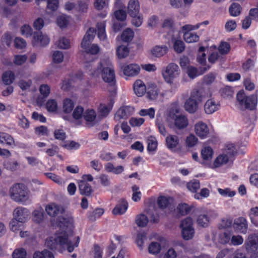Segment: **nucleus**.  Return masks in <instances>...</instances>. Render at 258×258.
Returning <instances> with one entry per match:
<instances>
[{
    "mask_svg": "<svg viewBox=\"0 0 258 258\" xmlns=\"http://www.w3.org/2000/svg\"><path fill=\"white\" fill-rule=\"evenodd\" d=\"M79 241V237H74L73 232L64 231L47 239L45 245L52 250L62 252L67 249L68 252H71L78 246Z\"/></svg>",
    "mask_w": 258,
    "mask_h": 258,
    "instance_id": "nucleus-1",
    "label": "nucleus"
},
{
    "mask_svg": "<svg viewBox=\"0 0 258 258\" xmlns=\"http://www.w3.org/2000/svg\"><path fill=\"white\" fill-rule=\"evenodd\" d=\"M98 73L101 74V78L105 82L108 83L110 86L114 85L115 82L114 71L109 61L106 59L101 60L97 70L94 72V75H97Z\"/></svg>",
    "mask_w": 258,
    "mask_h": 258,
    "instance_id": "nucleus-2",
    "label": "nucleus"
},
{
    "mask_svg": "<svg viewBox=\"0 0 258 258\" xmlns=\"http://www.w3.org/2000/svg\"><path fill=\"white\" fill-rule=\"evenodd\" d=\"M237 100L242 109L254 110L257 103V96L256 94L247 96L243 90L239 91L237 94Z\"/></svg>",
    "mask_w": 258,
    "mask_h": 258,
    "instance_id": "nucleus-3",
    "label": "nucleus"
},
{
    "mask_svg": "<svg viewBox=\"0 0 258 258\" xmlns=\"http://www.w3.org/2000/svg\"><path fill=\"white\" fill-rule=\"evenodd\" d=\"M10 196L16 202H24L29 198V191L24 184L17 183L11 187Z\"/></svg>",
    "mask_w": 258,
    "mask_h": 258,
    "instance_id": "nucleus-4",
    "label": "nucleus"
},
{
    "mask_svg": "<svg viewBox=\"0 0 258 258\" xmlns=\"http://www.w3.org/2000/svg\"><path fill=\"white\" fill-rule=\"evenodd\" d=\"M180 73V70L177 64L170 63L163 69L162 74L165 80L168 83H173L174 79L177 77Z\"/></svg>",
    "mask_w": 258,
    "mask_h": 258,
    "instance_id": "nucleus-5",
    "label": "nucleus"
},
{
    "mask_svg": "<svg viewBox=\"0 0 258 258\" xmlns=\"http://www.w3.org/2000/svg\"><path fill=\"white\" fill-rule=\"evenodd\" d=\"M171 118L174 119L175 127L178 130L185 128L188 125V120L187 117L183 114H173Z\"/></svg>",
    "mask_w": 258,
    "mask_h": 258,
    "instance_id": "nucleus-6",
    "label": "nucleus"
},
{
    "mask_svg": "<svg viewBox=\"0 0 258 258\" xmlns=\"http://www.w3.org/2000/svg\"><path fill=\"white\" fill-rule=\"evenodd\" d=\"M233 227L237 232L245 234L248 228L247 221L243 217L237 218L234 221Z\"/></svg>",
    "mask_w": 258,
    "mask_h": 258,
    "instance_id": "nucleus-7",
    "label": "nucleus"
},
{
    "mask_svg": "<svg viewBox=\"0 0 258 258\" xmlns=\"http://www.w3.org/2000/svg\"><path fill=\"white\" fill-rule=\"evenodd\" d=\"M13 219L19 221L21 223L25 222L28 216V210L23 207H18L13 212Z\"/></svg>",
    "mask_w": 258,
    "mask_h": 258,
    "instance_id": "nucleus-8",
    "label": "nucleus"
},
{
    "mask_svg": "<svg viewBox=\"0 0 258 258\" xmlns=\"http://www.w3.org/2000/svg\"><path fill=\"white\" fill-rule=\"evenodd\" d=\"M195 131L197 135L200 138H206L209 133L207 125L202 121H199L195 124Z\"/></svg>",
    "mask_w": 258,
    "mask_h": 258,
    "instance_id": "nucleus-9",
    "label": "nucleus"
},
{
    "mask_svg": "<svg viewBox=\"0 0 258 258\" xmlns=\"http://www.w3.org/2000/svg\"><path fill=\"white\" fill-rule=\"evenodd\" d=\"M128 208V203L124 199L118 200L116 205L112 210V213L114 215H120L124 213Z\"/></svg>",
    "mask_w": 258,
    "mask_h": 258,
    "instance_id": "nucleus-10",
    "label": "nucleus"
},
{
    "mask_svg": "<svg viewBox=\"0 0 258 258\" xmlns=\"http://www.w3.org/2000/svg\"><path fill=\"white\" fill-rule=\"evenodd\" d=\"M96 32V30L93 28H90L88 30L81 43L82 48H87L88 46L90 45L91 41H92L95 37Z\"/></svg>",
    "mask_w": 258,
    "mask_h": 258,
    "instance_id": "nucleus-11",
    "label": "nucleus"
},
{
    "mask_svg": "<svg viewBox=\"0 0 258 258\" xmlns=\"http://www.w3.org/2000/svg\"><path fill=\"white\" fill-rule=\"evenodd\" d=\"M45 210L48 215L51 217H55L59 214H63L64 212V209L63 207L54 204L47 206L45 208Z\"/></svg>",
    "mask_w": 258,
    "mask_h": 258,
    "instance_id": "nucleus-12",
    "label": "nucleus"
},
{
    "mask_svg": "<svg viewBox=\"0 0 258 258\" xmlns=\"http://www.w3.org/2000/svg\"><path fill=\"white\" fill-rule=\"evenodd\" d=\"M140 11V5L138 0H130L128 3L127 12L131 17L137 16Z\"/></svg>",
    "mask_w": 258,
    "mask_h": 258,
    "instance_id": "nucleus-13",
    "label": "nucleus"
},
{
    "mask_svg": "<svg viewBox=\"0 0 258 258\" xmlns=\"http://www.w3.org/2000/svg\"><path fill=\"white\" fill-rule=\"evenodd\" d=\"M73 222V218L67 215L58 216L56 219L58 226L62 228L72 227Z\"/></svg>",
    "mask_w": 258,
    "mask_h": 258,
    "instance_id": "nucleus-14",
    "label": "nucleus"
},
{
    "mask_svg": "<svg viewBox=\"0 0 258 258\" xmlns=\"http://www.w3.org/2000/svg\"><path fill=\"white\" fill-rule=\"evenodd\" d=\"M140 71V67L136 64H130L123 68L124 75L128 77L136 76L139 74Z\"/></svg>",
    "mask_w": 258,
    "mask_h": 258,
    "instance_id": "nucleus-15",
    "label": "nucleus"
},
{
    "mask_svg": "<svg viewBox=\"0 0 258 258\" xmlns=\"http://www.w3.org/2000/svg\"><path fill=\"white\" fill-rule=\"evenodd\" d=\"M96 113L93 109H87L83 114V117L86 121V124L88 127L93 126L95 124L94 120Z\"/></svg>",
    "mask_w": 258,
    "mask_h": 258,
    "instance_id": "nucleus-16",
    "label": "nucleus"
},
{
    "mask_svg": "<svg viewBox=\"0 0 258 258\" xmlns=\"http://www.w3.org/2000/svg\"><path fill=\"white\" fill-rule=\"evenodd\" d=\"M220 104L219 102H215L213 99H210L206 101L204 105L205 111L207 114H212L219 109Z\"/></svg>",
    "mask_w": 258,
    "mask_h": 258,
    "instance_id": "nucleus-17",
    "label": "nucleus"
},
{
    "mask_svg": "<svg viewBox=\"0 0 258 258\" xmlns=\"http://www.w3.org/2000/svg\"><path fill=\"white\" fill-rule=\"evenodd\" d=\"M209 66H208L207 67H205L204 68H200V71H199L195 67L189 66L186 69V73L187 74L189 78L194 79L197 76L204 74L208 69H209Z\"/></svg>",
    "mask_w": 258,
    "mask_h": 258,
    "instance_id": "nucleus-18",
    "label": "nucleus"
},
{
    "mask_svg": "<svg viewBox=\"0 0 258 258\" xmlns=\"http://www.w3.org/2000/svg\"><path fill=\"white\" fill-rule=\"evenodd\" d=\"M79 190L82 195L90 196L93 192L92 186L85 180L79 182Z\"/></svg>",
    "mask_w": 258,
    "mask_h": 258,
    "instance_id": "nucleus-19",
    "label": "nucleus"
},
{
    "mask_svg": "<svg viewBox=\"0 0 258 258\" xmlns=\"http://www.w3.org/2000/svg\"><path fill=\"white\" fill-rule=\"evenodd\" d=\"M170 201L171 199L168 198L164 196L159 197L157 200L158 207L162 210L174 209V207L171 204Z\"/></svg>",
    "mask_w": 258,
    "mask_h": 258,
    "instance_id": "nucleus-20",
    "label": "nucleus"
},
{
    "mask_svg": "<svg viewBox=\"0 0 258 258\" xmlns=\"http://www.w3.org/2000/svg\"><path fill=\"white\" fill-rule=\"evenodd\" d=\"M193 100H196L199 104L206 97V94L203 89H194L190 93L189 97Z\"/></svg>",
    "mask_w": 258,
    "mask_h": 258,
    "instance_id": "nucleus-21",
    "label": "nucleus"
},
{
    "mask_svg": "<svg viewBox=\"0 0 258 258\" xmlns=\"http://www.w3.org/2000/svg\"><path fill=\"white\" fill-rule=\"evenodd\" d=\"M198 104L196 100L189 97L185 102L184 106L186 111L190 113H193L198 109Z\"/></svg>",
    "mask_w": 258,
    "mask_h": 258,
    "instance_id": "nucleus-22",
    "label": "nucleus"
},
{
    "mask_svg": "<svg viewBox=\"0 0 258 258\" xmlns=\"http://www.w3.org/2000/svg\"><path fill=\"white\" fill-rule=\"evenodd\" d=\"M132 108L129 106H124L120 107L116 112L115 115V118L116 119L126 118L131 114Z\"/></svg>",
    "mask_w": 258,
    "mask_h": 258,
    "instance_id": "nucleus-23",
    "label": "nucleus"
},
{
    "mask_svg": "<svg viewBox=\"0 0 258 258\" xmlns=\"http://www.w3.org/2000/svg\"><path fill=\"white\" fill-rule=\"evenodd\" d=\"M134 90L138 96H142L146 92V86L142 81L137 80L134 83Z\"/></svg>",
    "mask_w": 258,
    "mask_h": 258,
    "instance_id": "nucleus-24",
    "label": "nucleus"
},
{
    "mask_svg": "<svg viewBox=\"0 0 258 258\" xmlns=\"http://www.w3.org/2000/svg\"><path fill=\"white\" fill-rule=\"evenodd\" d=\"M167 50L168 48L165 45H163L162 46H156L151 49V52L153 56L157 57H160L165 54L167 53Z\"/></svg>",
    "mask_w": 258,
    "mask_h": 258,
    "instance_id": "nucleus-25",
    "label": "nucleus"
},
{
    "mask_svg": "<svg viewBox=\"0 0 258 258\" xmlns=\"http://www.w3.org/2000/svg\"><path fill=\"white\" fill-rule=\"evenodd\" d=\"M104 168L107 172H112L115 174H120L124 170V168L122 166L119 165L116 167H114L110 162L106 163L104 165Z\"/></svg>",
    "mask_w": 258,
    "mask_h": 258,
    "instance_id": "nucleus-26",
    "label": "nucleus"
},
{
    "mask_svg": "<svg viewBox=\"0 0 258 258\" xmlns=\"http://www.w3.org/2000/svg\"><path fill=\"white\" fill-rule=\"evenodd\" d=\"M34 39L43 46L47 45L49 42L48 37L46 35H43L41 32L34 33Z\"/></svg>",
    "mask_w": 258,
    "mask_h": 258,
    "instance_id": "nucleus-27",
    "label": "nucleus"
},
{
    "mask_svg": "<svg viewBox=\"0 0 258 258\" xmlns=\"http://www.w3.org/2000/svg\"><path fill=\"white\" fill-rule=\"evenodd\" d=\"M166 145L168 148L172 149L177 146L179 144V138L174 135H169L166 138Z\"/></svg>",
    "mask_w": 258,
    "mask_h": 258,
    "instance_id": "nucleus-28",
    "label": "nucleus"
},
{
    "mask_svg": "<svg viewBox=\"0 0 258 258\" xmlns=\"http://www.w3.org/2000/svg\"><path fill=\"white\" fill-rule=\"evenodd\" d=\"M105 25L104 22L97 23L96 25L97 36L100 40L104 41L107 39L105 31Z\"/></svg>",
    "mask_w": 258,
    "mask_h": 258,
    "instance_id": "nucleus-29",
    "label": "nucleus"
},
{
    "mask_svg": "<svg viewBox=\"0 0 258 258\" xmlns=\"http://www.w3.org/2000/svg\"><path fill=\"white\" fill-rule=\"evenodd\" d=\"M134 36V32L129 28L124 30L121 34V40L124 42L128 43L131 42Z\"/></svg>",
    "mask_w": 258,
    "mask_h": 258,
    "instance_id": "nucleus-30",
    "label": "nucleus"
},
{
    "mask_svg": "<svg viewBox=\"0 0 258 258\" xmlns=\"http://www.w3.org/2000/svg\"><path fill=\"white\" fill-rule=\"evenodd\" d=\"M258 245V236L256 234L249 235L246 241V246L252 249H256Z\"/></svg>",
    "mask_w": 258,
    "mask_h": 258,
    "instance_id": "nucleus-31",
    "label": "nucleus"
},
{
    "mask_svg": "<svg viewBox=\"0 0 258 258\" xmlns=\"http://www.w3.org/2000/svg\"><path fill=\"white\" fill-rule=\"evenodd\" d=\"M2 80L5 84L10 85L15 80V74L11 71H7L3 74Z\"/></svg>",
    "mask_w": 258,
    "mask_h": 258,
    "instance_id": "nucleus-32",
    "label": "nucleus"
},
{
    "mask_svg": "<svg viewBox=\"0 0 258 258\" xmlns=\"http://www.w3.org/2000/svg\"><path fill=\"white\" fill-rule=\"evenodd\" d=\"M184 40L187 43L196 42L199 41V36L195 33L190 32H186L183 35Z\"/></svg>",
    "mask_w": 258,
    "mask_h": 258,
    "instance_id": "nucleus-33",
    "label": "nucleus"
},
{
    "mask_svg": "<svg viewBox=\"0 0 258 258\" xmlns=\"http://www.w3.org/2000/svg\"><path fill=\"white\" fill-rule=\"evenodd\" d=\"M0 142L12 145L14 143V140L10 135L5 133H0Z\"/></svg>",
    "mask_w": 258,
    "mask_h": 258,
    "instance_id": "nucleus-34",
    "label": "nucleus"
},
{
    "mask_svg": "<svg viewBox=\"0 0 258 258\" xmlns=\"http://www.w3.org/2000/svg\"><path fill=\"white\" fill-rule=\"evenodd\" d=\"M44 218V211L42 209L35 210L33 213V220L37 223H40Z\"/></svg>",
    "mask_w": 258,
    "mask_h": 258,
    "instance_id": "nucleus-35",
    "label": "nucleus"
},
{
    "mask_svg": "<svg viewBox=\"0 0 258 258\" xmlns=\"http://www.w3.org/2000/svg\"><path fill=\"white\" fill-rule=\"evenodd\" d=\"M224 154H227L229 158L235 156L237 154V150L233 144H227L225 145Z\"/></svg>",
    "mask_w": 258,
    "mask_h": 258,
    "instance_id": "nucleus-36",
    "label": "nucleus"
},
{
    "mask_svg": "<svg viewBox=\"0 0 258 258\" xmlns=\"http://www.w3.org/2000/svg\"><path fill=\"white\" fill-rule=\"evenodd\" d=\"M229 157L227 156V154L223 153L219 155L215 160L214 165L215 167H218L220 165L226 164L229 160Z\"/></svg>",
    "mask_w": 258,
    "mask_h": 258,
    "instance_id": "nucleus-37",
    "label": "nucleus"
},
{
    "mask_svg": "<svg viewBox=\"0 0 258 258\" xmlns=\"http://www.w3.org/2000/svg\"><path fill=\"white\" fill-rule=\"evenodd\" d=\"M201 155L204 160L209 161L212 158L213 150L210 147H205L202 150Z\"/></svg>",
    "mask_w": 258,
    "mask_h": 258,
    "instance_id": "nucleus-38",
    "label": "nucleus"
},
{
    "mask_svg": "<svg viewBox=\"0 0 258 258\" xmlns=\"http://www.w3.org/2000/svg\"><path fill=\"white\" fill-rule=\"evenodd\" d=\"M136 223L139 227H144L148 224V218L143 214H140L136 217Z\"/></svg>",
    "mask_w": 258,
    "mask_h": 258,
    "instance_id": "nucleus-39",
    "label": "nucleus"
},
{
    "mask_svg": "<svg viewBox=\"0 0 258 258\" xmlns=\"http://www.w3.org/2000/svg\"><path fill=\"white\" fill-rule=\"evenodd\" d=\"M129 53L128 48L123 45L119 46L116 49V54L119 58H123L127 56Z\"/></svg>",
    "mask_w": 258,
    "mask_h": 258,
    "instance_id": "nucleus-40",
    "label": "nucleus"
},
{
    "mask_svg": "<svg viewBox=\"0 0 258 258\" xmlns=\"http://www.w3.org/2000/svg\"><path fill=\"white\" fill-rule=\"evenodd\" d=\"M113 104V100L112 99H110L107 105H101L100 107V111L102 115L103 116H106L108 114L109 112L111 110Z\"/></svg>",
    "mask_w": 258,
    "mask_h": 258,
    "instance_id": "nucleus-41",
    "label": "nucleus"
},
{
    "mask_svg": "<svg viewBox=\"0 0 258 258\" xmlns=\"http://www.w3.org/2000/svg\"><path fill=\"white\" fill-rule=\"evenodd\" d=\"M147 213L151 222L157 223L158 221V214L154 207H150L147 210Z\"/></svg>",
    "mask_w": 258,
    "mask_h": 258,
    "instance_id": "nucleus-42",
    "label": "nucleus"
},
{
    "mask_svg": "<svg viewBox=\"0 0 258 258\" xmlns=\"http://www.w3.org/2000/svg\"><path fill=\"white\" fill-rule=\"evenodd\" d=\"M186 186L190 191L196 192L200 187V182L198 180L193 179L186 184Z\"/></svg>",
    "mask_w": 258,
    "mask_h": 258,
    "instance_id": "nucleus-43",
    "label": "nucleus"
},
{
    "mask_svg": "<svg viewBox=\"0 0 258 258\" xmlns=\"http://www.w3.org/2000/svg\"><path fill=\"white\" fill-rule=\"evenodd\" d=\"M19 163L15 161H6L4 162V166L6 169L12 171L17 170Z\"/></svg>",
    "mask_w": 258,
    "mask_h": 258,
    "instance_id": "nucleus-44",
    "label": "nucleus"
},
{
    "mask_svg": "<svg viewBox=\"0 0 258 258\" xmlns=\"http://www.w3.org/2000/svg\"><path fill=\"white\" fill-rule=\"evenodd\" d=\"M33 258H54L53 254L47 250H44L42 252H35Z\"/></svg>",
    "mask_w": 258,
    "mask_h": 258,
    "instance_id": "nucleus-45",
    "label": "nucleus"
},
{
    "mask_svg": "<svg viewBox=\"0 0 258 258\" xmlns=\"http://www.w3.org/2000/svg\"><path fill=\"white\" fill-rule=\"evenodd\" d=\"M161 250L160 244L157 242H152L149 245L148 251L149 253L156 254L158 253Z\"/></svg>",
    "mask_w": 258,
    "mask_h": 258,
    "instance_id": "nucleus-46",
    "label": "nucleus"
},
{
    "mask_svg": "<svg viewBox=\"0 0 258 258\" xmlns=\"http://www.w3.org/2000/svg\"><path fill=\"white\" fill-rule=\"evenodd\" d=\"M173 48L174 51L178 53L182 52L185 49L184 42L180 40H175L173 44Z\"/></svg>",
    "mask_w": 258,
    "mask_h": 258,
    "instance_id": "nucleus-47",
    "label": "nucleus"
},
{
    "mask_svg": "<svg viewBox=\"0 0 258 258\" xmlns=\"http://www.w3.org/2000/svg\"><path fill=\"white\" fill-rule=\"evenodd\" d=\"M74 107L73 101L70 99H66L63 101V110L66 113L71 112Z\"/></svg>",
    "mask_w": 258,
    "mask_h": 258,
    "instance_id": "nucleus-48",
    "label": "nucleus"
},
{
    "mask_svg": "<svg viewBox=\"0 0 258 258\" xmlns=\"http://www.w3.org/2000/svg\"><path fill=\"white\" fill-rule=\"evenodd\" d=\"M209 222V217L206 214H201L198 217L197 223L202 227H205L208 226Z\"/></svg>",
    "mask_w": 258,
    "mask_h": 258,
    "instance_id": "nucleus-49",
    "label": "nucleus"
},
{
    "mask_svg": "<svg viewBox=\"0 0 258 258\" xmlns=\"http://www.w3.org/2000/svg\"><path fill=\"white\" fill-rule=\"evenodd\" d=\"M46 108L49 112H55L57 109V104L55 99H49L46 103Z\"/></svg>",
    "mask_w": 258,
    "mask_h": 258,
    "instance_id": "nucleus-50",
    "label": "nucleus"
},
{
    "mask_svg": "<svg viewBox=\"0 0 258 258\" xmlns=\"http://www.w3.org/2000/svg\"><path fill=\"white\" fill-rule=\"evenodd\" d=\"M230 14L232 16H237L240 13V6L238 4L233 3L229 9Z\"/></svg>",
    "mask_w": 258,
    "mask_h": 258,
    "instance_id": "nucleus-51",
    "label": "nucleus"
},
{
    "mask_svg": "<svg viewBox=\"0 0 258 258\" xmlns=\"http://www.w3.org/2000/svg\"><path fill=\"white\" fill-rule=\"evenodd\" d=\"M221 96L225 98H230L233 94L232 88L229 86H226L220 90Z\"/></svg>",
    "mask_w": 258,
    "mask_h": 258,
    "instance_id": "nucleus-52",
    "label": "nucleus"
},
{
    "mask_svg": "<svg viewBox=\"0 0 258 258\" xmlns=\"http://www.w3.org/2000/svg\"><path fill=\"white\" fill-rule=\"evenodd\" d=\"M231 233L229 232H224L220 235L219 241L222 244L230 243Z\"/></svg>",
    "mask_w": 258,
    "mask_h": 258,
    "instance_id": "nucleus-53",
    "label": "nucleus"
},
{
    "mask_svg": "<svg viewBox=\"0 0 258 258\" xmlns=\"http://www.w3.org/2000/svg\"><path fill=\"white\" fill-rule=\"evenodd\" d=\"M27 252L23 248H19L16 249L13 254V258H26Z\"/></svg>",
    "mask_w": 258,
    "mask_h": 258,
    "instance_id": "nucleus-54",
    "label": "nucleus"
},
{
    "mask_svg": "<svg viewBox=\"0 0 258 258\" xmlns=\"http://www.w3.org/2000/svg\"><path fill=\"white\" fill-rule=\"evenodd\" d=\"M243 242V239L241 236L234 235L231 233L230 244L236 246L241 245Z\"/></svg>",
    "mask_w": 258,
    "mask_h": 258,
    "instance_id": "nucleus-55",
    "label": "nucleus"
},
{
    "mask_svg": "<svg viewBox=\"0 0 258 258\" xmlns=\"http://www.w3.org/2000/svg\"><path fill=\"white\" fill-rule=\"evenodd\" d=\"M230 49V46L229 44L226 42H222L218 47V51L222 55L228 53Z\"/></svg>",
    "mask_w": 258,
    "mask_h": 258,
    "instance_id": "nucleus-56",
    "label": "nucleus"
},
{
    "mask_svg": "<svg viewBox=\"0 0 258 258\" xmlns=\"http://www.w3.org/2000/svg\"><path fill=\"white\" fill-rule=\"evenodd\" d=\"M27 59V56L26 55H15L13 62L15 65L21 66L25 63Z\"/></svg>",
    "mask_w": 258,
    "mask_h": 258,
    "instance_id": "nucleus-57",
    "label": "nucleus"
},
{
    "mask_svg": "<svg viewBox=\"0 0 258 258\" xmlns=\"http://www.w3.org/2000/svg\"><path fill=\"white\" fill-rule=\"evenodd\" d=\"M194 229H182V236L184 239L186 240H189L194 237Z\"/></svg>",
    "mask_w": 258,
    "mask_h": 258,
    "instance_id": "nucleus-58",
    "label": "nucleus"
},
{
    "mask_svg": "<svg viewBox=\"0 0 258 258\" xmlns=\"http://www.w3.org/2000/svg\"><path fill=\"white\" fill-rule=\"evenodd\" d=\"M180 227L183 229H194L192 228V220L190 217H186L180 223Z\"/></svg>",
    "mask_w": 258,
    "mask_h": 258,
    "instance_id": "nucleus-59",
    "label": "nucleus"
},
{
    "mask_svg": "<svg viewBox=\"0 0 258 258\" xmlns=\"http://www.w3.org/2000/svg\"><path fill=\"white\" fill-rule=\"evenodd\" d=\"M84 113V108L80 106H78L73 111V117L75 119L78 120L83 116Z\"/></svg>",
    "mask_w": 258,
    "mask_h": 258,
    "instance_id": "nucleus-60",
    "label": "nucleus"
},
{
    "mask_svg": "<svg viewBox=\"0 0 258 258\" xmlns=\"http://www.w3.org/2000/svg\"><path fill=\"white\" fill-rule=\"evenodd\" d=\"M114 16L117 20L124 21L126 18V13L123 10H118L114 12Z\"/></svg>",
    "mask_w": 258,
    "mask_h": 258,
    "instance_id": "nucleus-61",
    "label": "nucleus"
},
{
    "mask_svg": "<svg viewBox=\"0 0 258 258\" xmlns=\"http://www.w3.org/2000/svg\"><path fill=\"white\" fill-rule=\"evenodd\" d=\"M157 146V142L153 137H150L148 139V150L149 151H155Z\"/></svg>",
    "mask_w": 258,
    "mask_h": 258,
    "instance_id": "nucleus-62",
    "label": "nucleus"
},
{
    "mask_svg": "<svg viewBox=\"0 0 258 258\" xmlns=\"http://www.w3.org/2000/svg\"><path fill=\"white\" fill-rule=\"evenodd\" d=\"M104 213V210L101 208H97L89 216L90 220L94 221L96 218L100 217Z\"/></svg>",
    "mask_w": 258,
    "mask_h": 258,
    "instance_id": "nucleus-63",
    "label": "nucleus"
},
{
    "mask_svg": "<svg viewBox=\"0 0 258 258\" xmlns=\"http://www.w3.org/2000/svg\"><path fill=\"white\" fill-rule=\"evenodd\" d=\"M198 142L197 138L193 134H190L186 137V144L188 147H192L195 146Z\"/></svg>",
    "mask_w": 258,
    "mask_h": 258,
    "instance_id": "nucleus-64",
    "label": "nucleus"
}]
</instances>
